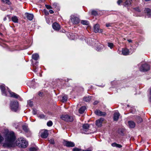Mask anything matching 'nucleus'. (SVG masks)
<instances>
[{"label": "nucleus", "instance_id": "obj_13", "mask_svg": "<svg viewBox=\"0 0 151 151\" xmlns=\"http://www.w3.org/2000/svg\"><path fill=\"white\" fill-rule=\"evenodd\" d=\"M53 28L55 30H58L60 29V26L58 23H54L52 25Z\"/></svg>", "mask_w": 151, "mask_h": 151}, {"label": "nucleus", "instance_id": "obj_46", "mask_svg": "<svg viewBox=\"0 0 151 151\" xmlns=\"http://www.w3.org/2000/svg\"><path fill=\"white\" fill-rule=\"evenodd\" d=\"M122 2V0H118L117 1V3L119 5H120L121 3Z\"/></svg>", "mask_w": 151, "mask_h": 151}, {"label": "nucleus", "instance_id": "obj_43", "mask_svg": "<svg viewBox=\"0 0 151 151\" xmlns=\"http://www.w3.org/2000/svg\"><path fill=\"white\" fill-rule=\"evenodd\" d=\"M28 105L31 106H33V102L32 101H29L28 102Z\"/></svg>", "mask_w": 151, "mask_h": 151}, {"label": "nucleus", "instance_id": "obj_36", "mask_svg": "<svg viewBox=\"0 0 151 151\" xmlns=\"http://www.w3.org/2000/svg\"><path fill=\"white\" fill-rule=\"evenodd\" d=\"M38 117L40 119H43L45 118V116L43 114H40L38 115Z\"/></svg>", "mask_w": 151, "mask_h": 151}, {"label": "nucleus", "instance_id": "obj_38", "mask_svg": "<svg viewBox=\"0 0 151 151\" xmlns=\"http://www.w3.org/2000/svg\"><path fill=\"white\" fill-rule=\"evenodd\" d=\"M37 148L36 147H32L30 148V151H37Z\"/></svg>", "mask_w": 151, "mask_h": 151}, {"label": "nucleus", "instance_id": "obj_21", "mask_svg": "<svg viewBox=\"0 0 151 151\" xmlns=\"http://www.w3.org/2000/svg\"><path fill=\"white\" fill-rule=\"evenodd\" d=\"M32 58L35 60H37L39 58V55L37 53L34 54L32 55Z\"/></svg>", "mask_w": 151, "mask_h": 151}, {"label": "nucleus", "instance_id": "obj_11", "mask_svg": "<svg viewBox=\"0 0 151 151\" xmlns=\"http://www.w3.org/2000/svg\"><path fill=\"white\" fill-rule=\"evenodd\" d=\"M95 114L99 116H105L106 115V113L105 112H102L99 110H96L95 111Z\"/></svg>", "mask_w": 151, "mask_h": 151}, {"label": "nucleus", "instance_id": "obj_19", "mask_svg": "<svg viewBox=\"0 0 151 151\" xmlns=\"http://www.w3.org/2000/svg\"><path fill=\"white\" fill-rule=\"evenodd\" d=\"M82 130L85 131H86L89 127V125L87 124H84L82 126Z\"/></svg>", "mask_w": 151, "mask_h": 151}, {"label": "nucleus", "instance_id": "obj_24", "mask_svg": "<svg viewBox=\"0 0 151 151\" xmlns=\"http://www.w3.org/2000/svg\"><path fill=\"white\" fill-rule=\"evenodd\" d=\"M86 108L85 106L81 107L79 110V112L81 114H82L84 113Z\"/></svg>", "mask_w": 151, "mask_h": 151}, {"label": "nucleus", "instance_id": "obj_25", "mask_svg": "<svg viewBox=\"0 0 151 151\" xmlns=\"http://www.w3.org/2000/svg\"><path fill=\"white\" fill-rule=\"evenodd\" d=\"M12 21L14 23H17L18 22V19L17 17L15 16L12 17Z\"/></svg>", "mask_w": 151, "mask_h": 151}, {"label": "nucleus", "instance_id": "obj_10", "mask_svg": "<svg viewBox=\"0 0 151 151\" xmlns=\"http://www.w3.org/2000/svg\"><path fill=\"white\" fill-rule=\"evenodd\" d=\"M94 31L95 33L101 32L102 30L99 28V25L98 24H96L94 25L93 27Z\"/></svg>", "mask_w": 151, "mask_h": 151}, {"label": "nucleus", "instance_id": "obj_57", "mask_svg": "<svg viewBox=\"0 0 151 151\" xmlns=\"http://www.w3.org/2000/svg\"><path fill=\"white\" fill-rule=\"evenodd\" d=\"M6 20V17H5L3 19V20L4 21H5Z\"/></svg>", "mask_w": 151, "mask_h": 151}, {"label": "nucleus", "instance_id": "obj_14", "mask_svg": "<svg viewBox=\"0 0 151 151\" xmlns=\"http://www.w3.org/2000/svg\"><path fill=\"white\" fill-rule=\"evenodd\" d=\"M122 54L124 55H127L129 54V50L127 48H123L122 50Z\"/></svg>", "mask_w": 151, "mask_h": 151}, {"label": "nucleus", "instance_id": "obj_34", "mask_svg": "<svg viewBox=\"0 0 151 151\" xmlns=\"http://www.w3.org/2000/svg\"><path fill=\"white\" fill-rule=\"evenodd\" d=\"M2 2L8 5L11 4V3L9 0H1Z\"/></svg>", "mask_w": 151, "mask_h": 151}, {"label": "nucleus", "instance_id": "obj_39", "mask_svg": "<svg viewBox=\"0 0 151 151\" xmlns=\"http://www.w3.org/2000/svg\"><path fill=\"white\" fill-rule=\"evenodd\" d=\"M108 46L111 49H112L114 46V44L113 43L108 42Z\"/></svg>", "mask_w": 151, "mask_h": 151}, {"label": "nucleus", "instance_id": "obj_8", "mask_svg": "<svg viewBox=\"0 0 151 151\" xmlns=\"http://www.w3.org/2000/svg\"><path fill=\"white\" fill-rule=\"evenodd\" d=\"M63 143L65 146L68 147H73L75 145V144L71 141H64Z\"/></svg>", "mask_w": 151, "mask_h": 151}, {"label": "nucleus", "instance_id": "obj_26", "mask_svg": "<svg viewBox=\"0 0 151 151\" xmlns=\"http://www.w3.org/2000/svg\"><path fill=\"white\" fill-rule=\"evenodd\" d=\"M91 99V96H88L84 97L83 99L84 101L86 102L89 101Z\"/></svg>", "mask_w": 151, "mask_h": 151}, {"label": "nucleus", "instance_id": "obj_52", "mask_svg": "<svg viewBox=\"0 0 151 151\" xmlns=\"http://www.w3.org/2000/svg\"><path fill=\"white\" fill-rule=\"evenodd\" d=\"M49 12L51 14H52L54 13V11L52 9H50L49 11Z\"/></svg>", "mask_w": 151, "mask_h": 151}, {"label": "nucleus", "instance_id": "obj_12", "mask_svg": "<svg viewBox=\"0 0 151 151\" xmlns=\"http://www.w3.org/2000/svg\"><path fill=\"white\" fill-rule=\"evenodd\" d=\"M48 133L47 130H45L42 132L41 135V137L44 138H46L48 136Z\"/></svg>", "mask_w": 151, "mask_h": 151}, {"label": "nucleus", "instance_id": "obj_42", "mask_svg": "<svg viewBox=\"0 0 151 151\" xmlns=\"http://www.w3.org/2000/svg\"><path fill=\"white\" fill-rule=\"evenodd\" d=\"M45 7L47 9H53V8L52 7L48 5H45Z\"/></svg>", "mask_w": 151, "mask_h": 151}, {"label": "nucleus", "instance_id": "obj_54", "mask_svg": "<svg viewBox=\"0 0 151 151\" xmlns=\"http://www.w3.org/2000/svg\"><path fill=\"white\" fill-rule=\"evenodd\" d=\"M82 151H91V150L90 149H87L86 150H83Z\"/></svg>", "mask_w": 151, "mask_h": 151}, {"label": "nucleus", "instance_id": "obj_47", "mask_svg": "<svg viewBox=\"0 0 151 151\" xmlns=\"http://www.w3.org/2000/svg\"><path fill=\"white\" fill-rule=\"evenodd\" d=\"M150 96L149 98V101L151 103V88H150Z\"/></svg>", "mask_w": 151, "mask_h": 151}, {"label": "nucleus", "instance_id": "obj_49", "mask_svg": "<svg viewBox=\"0 0 151 151\" xmlns=\"http://www.w3.org/2000/svg\"><path fill=\"white\" fill-rule=\"evenodd\" d=\"M116 147L119 148L122 147V145H119V144H116Z\"/></svg>", "mask_w": 151, "mask_h": 151}, {"label": "nucleus", "instance_id": "obj_60", "mask_svg": "<svg viewBox=\"0 0 151 151\" xmlns=\"http://www.w3.org/2000/svg\"><path fill=\"white\" fill-rule=\"evenodd\" d=\"M127 106L128 107H129V105H127Z\"/></svg>", "mask_w": 151, "mask_h": 151}, {"label": "nucleus", "instance_id": "obj_44", "mask_svg": "<svg viewBox=\"0 0 151 151\" xmlns=\"http://www.w3.org/2000/svg\"><path fill=\"white\" fill-rule=\"evenodd\" d=\"M112 24V23H107L106 24V26L107 27L111 26Z\"/></svg>", "mask_w": 151, "mask_h": 151}, {"label": "nucleus", "instance_id": "obj_32", "mask_svg": "<svg viewBox=\"0 0 151 151\" xmlns=\"http://www.w3.org/2000/svg\"><path fill=\"white\" fill-rule=\"evenodd\" d=\"M91 14L94 16H97L98 14V12L95 10H92L91 12Z\"/></svg>", "mask_w": 151, "mask_h": 151}, {"label": "nucleus", "instance_id": "obj_50", "mask_svg": "<svg viewBox=\"0 0 151 151\" xmlns=\"http://www.w3.org/2000/svg\"><path fill=\"white\" fill-rule=\"evenodd\" d=\"M116 143H112L111 144V145L113 147H116Z\"/></svg>", "mask_w": 151, "mask_h": 151}, {"label": "nucleus", "instance_id": "obj_37", "mask_svg": "<svg viewBox=\"0 0 151 151\" xmlns=\"http://www.w3.org/2000/svg\"><path fill=\"white\" fill-rule=\"evenodd\" d=\"M49 141L50 144L54 145L55 143L54 139L53 138L50 139L49 140Z\"/></svg>", "mask_w": 151, "mask_h": 151}, {"label": "nucleus", "instance_id": "obj_29", "mask_svg": "<svg viewBox=\"0 0 151 151\" xmlns=\"http://www.w3.org/2000/svg\"><path fill=\"white\" fill-rule=\"evenodd\" d=\"M81 23L85 25H88L89 24V22L88 21L82 20L81 21Z\"/></svg>", "mask_w": 151, "mask_h": 151}, {"label": "nucleus", "instance_id": "obj_61", "mask_svg": "<svg viewBox=\"0 0 151 151\" xmlns=\"http://www.w3.org/2000/svg\"><path fill=\"white\" fill-rule=\"evenodd\" d=\"M7 16L8 17L9 16V15H7Z\"/></svg>", "mask_w": 151, "mask_h": 151}, {"label": "nucleus", "instance_id": "obj_5", "mask_svg": "<svg viewBox=\"0 0 151 151\" xmlns=\"http://www.w3.org/2000/svg\"><path fill=\"white\" fill-rule=\"evenodd\" d=\"M150 69V66L147 64H145L142 65L140 67L139 70L141 71L146 72Z\"/></svg>", "mask_w": 151, "mask_h": 151}, {"label": "nucleus", "instance_id": "obj_33", "mask_svg": "<svg viewBox=\"0 0 151 151\" xmlns=\"http://www.w3.org/2000/svg\"><path fill=\"white\" fill-rule=\"evenodd\" d=\"M52 6H53V8H56L57 9H59V7L58 6L57 3H54L52 4Z\"/></svg>", "mask_w": 151, "mask_h": 151}, {"label": "nucleus", "instance_id": "obj_55", "mask_svg": "<svg viewBox=\"0 0 151 151\" xmlns=\"http://www.w3.org/2000/svg\"><path fill=\"white\" fill-rule=\"evenodd\" d=\"M98 103V102L97 101H95L94 102V105H96V104H97Z\"/></svg>", "mask_w": 151, "mask_h": 151}, {"label": "nucleus", "instance_id": "obj_18", "mask_svg": "<svg viewBox=\"0 0 151 151\" xmlns=\"http://www.w3.org/2000/svg\"><path fill=\"white\" fill-rule=\"evenodd\" d=\"M95 44V46H96V50L98 51H100L102 49L103 46L102 45H101L100 43H98L96 45V44Z\"/></svg>", "mask_w": 151, "mask_h": 151}, {"label": "nucleus", "instance_id": "obj_9", "mask_svg": "<svg viewBox=\"0 0 151 151\" xmlns=\"http://www.w3.org/2000/svg\"><path fill=\"white\" fill-rule=\"evenodd\" d=\"M7 90L8 92H9L10 95V97H11L14 98H15L17 99L18 98H20L19 96L16 93L11 91L7 87Z\"/></svg>", "mask_w": 151, "mask_h": 151}, {"label": "nucleus", "instance_id": "obj_48", "mask_svg": "<svg viewBox=\"0 0 151 151\" xmlns=\"http://www.w3.org/2000/svg\"><path fill=\"white\" fill-rule=\"evenodd\" d=\"M32 113L34 115H35L37 114V111L36 109H34L32 111Z\"/></svg>", "mask_w": 151, "mask_h": 151}, {"label": "nucleus", "instance_id": "obj_2", "mask_svg": "<svg viewBox=\"0 0 151 151\" xmlns=\"http://www.w3.org/2000/svg\"><path fill=\"white\" fill-rule=\"evenodd\" d=\"M16 144L17 146L22 148L26 147L28 145V142L23 138H20L16 141Z\"/></svg>", "mask_w": 151, "mask_h": 151}, {"label": "nucleus", "instance_id": "obj_35", "mask_svg": "<svg viewBox=\"0 0 151 151\" xmlns=\"http://www.w3.org/2000/svg\"><path fill=\"white\" fill-rule=\"evenodd\" d=\"M67 100L66 95H64L62 97V101L63 102H66Z\"/></svg>", "mask_w": 151, "mask_h": 151}, {"label": "nucleus", "instance_id": "obj_6", "mask_svg": "<svg viewBox=\"0 0 151 151\" xmlns=\"http://www.w3.org/2000/svg\"><path fill=\"white\" fill-rule=\"evenodd\" d=\"M62 119L67 122H71L73 121V118L68 115H62L60 117Z\"/></svg>", "mask_w": 151, "mask_h": 151}, {"label": "nucleus", "instance_id": "obj_51", "mask_svg": "<svg viewBox=\"0 0 151 151\" xmlns=\"http://www.w3.org/2000/svg\"><path fill=\"white\" fill-rule=\"evenodd\" d=\"M43 93L40 92H39L38 93V95L40 96H42Z\"/></svg>", "mask_w": 151, "mask_h": 151}, {"label": "nucleus", "instance_id": "obj_45", "mask_svg": "<svg viewBox=\"0 0 151 151\" xmlns=\"http://www.w3.org/2000/svg\"><path fill=\"white\" fill-rule=\"evenodd\" d=\"M134 9H135V10H136V11H137L139 12H141L140 9H139V8L138 7L135 8H134Z\"/></svg>", "mask_w": 151, "mask_h": 151}, {"label": "nucleus", "instance_id": "obj_22", "mask_svg": "<svg viewBox=\"0 0 151 151\" xmlns=\"http://www.w3.org/2000/svg\"><path fill=\"white\" fill-rule=\"evenodd\" d=\"M135 120L137 123H140L142 121V119L141 118L138 116H136L135 117Z\"/></svg>", "mask_w": 151, "mask_h": 151}, {"label": "nucleus", "instance_id": "obj_23", "mask_svg": "<svg viewBox=\"0 0 151 151\" xmlns=\"http://www.w3.org/2000/svg\"><path fill=\"white\" fill-rule=\"evenodd\" d=\"M145 12L147 13L148 16H151V9L149 8H146L144 10Z\"/></svg>", "mask_w": 151, "mask_h": 151}, {"label": "nucleus", "instance_id": "obj_4", "mask_svg": "<svg viewBox=\"0 0 151 151\" xmlns=\"http://www.w3.org/2000/svg\"><path fill=\"white\" fill-rule=\"evenodd\" d=\"M70 20L73 24H78L80 22L79 18L76 15H71L70 16Z\"/></svg>", "mask_w": 151, "mask_h": 151}, {"label": "nucleus", "instance_id": "obj_3", "mask_svg": "<svg viewBox=\"0 0 151 151\" xmlns=\"http://www.w3.org/2000/svg\"><path fill=\"white\" fill-rule=\"evenodd\" d=\"M10 107L11 110L13 111H16L19 108V103L17 101H11L10 102Z\"/></svg>", "mask_w": 151, "mask_h": 151}, {"label": "nucleus", "instance_id": "obj_7", "mask_svg": "<svg viewBox=\"0 0 151 151\" xmlns=\"http://www.w3.org/2000/svg\"><path fill=\"white\" fill-rule=\"evenodd\" d=\"M0 89L1 91L2 95L6 96L7 93L5 88V85L2 84L0 85Z\"/></svg>", "mask_w": 151, "mask_h": 151}, {"label": "nucleus", "instance_id": "obj_17", "mask_svg": "<svg viewBox=\"0 0 151 151\" xmlns=\"http://www.w3.org/2000/svg\"><path fill=\"white\" fill-rule=\"evenodd\" d=\"M119 116L120 114L119 112L115 113L114 114V120L115 121H117L119 118Z\"/></svg>", "mask_w": 151, "mask_h": 151}, {"label": "nucleus", "instance_id": "obj_15", "mask_svg": "<svg viewBox=\"0 0 151 151\" xmlns=\"http://www.w3.org/2000/svg\"><path fill=\"white\" fill-rule=\"evenodd\" d=\"M103 120L104 119L103 118H100L99 119L97 120L96 121V125L99 127H101L102 122Z\"/></svg>", "mask_w": 151, "mask_h": 151}, {"label": "nucleus", "instance_id": "obj_20", "mask_svg": "<svg viewBox=\"0 0 151 151\" xmlns=\"http://www.w3.org/2000/svg\"><path fill=\"white\" fill-rule=\"evenodd\" d=\"M128 123L129 127L131 128H134L135 127V123L132 121H129Z\"/></svg>", "mask_w": 151, "mask_h": 151}, {"label": "nucleus", "instance_id": "obj_1", "mask_svg": "<svg viewBox=\"0 0 151 151\" xmlns=\"http://www.w3.org/2000/svg\"><path fill=\"white\" fill-rule=\"evenodd\" d=\"M16 137L13 132H10L6 136V143L3 144V146L4 147H11L13 145Z\"/></svg>", "mask_w": 151, "mask_h": 151}, {"label": "nucleus", "instance_id": "obj_27", "mask_svg": "<svg viewBox=\"0 0 151 151\" xmlns=\"http://www.w3.org/2000/svg\"><path fill=\"white\" fill-rule=\"evenodd\" d=\"M132 0H126L124 3V5L129 6L131 4Z\"/></svg>", "mask_w": 151, "mask_h": 151}, {"label": "nucleus", "instance_id": "obj_53", "mask_svg": "<svg viewBox=\"0 0 151 151\" xmlns=\"http://www.w3.org/2000/svg\"><path fill=\"white\" fill-rule=\"evenodd\" d=\"M45 15H47L49 14V13L46 10L45 11Z\"/></svg>", "mask_w": 151, "mask_h": 151}, {"label": "nucleus", "instance_id": "obj_31", "mask_svg": "<svg viewBox=\"0 0 151 151\" xmlns=\"http://www.w3.org/2000/svg\"><path fill=\"white\" fill-rule=\"evenodd\" d=\"M35 85L36 84L35 83V82H34V81L33 80H32L30 84V86H31L33 88H35Z\"/></svg>", "mask_w": 151, "mask_h": 151}, {"label": "nucleus", "instance_id": "obj_59", "mask_svg": "<svg viewBox=\"0 0 151 151\" xmlns=\"http://www.w3.org/2000/svg\"><path fill=\"white\" fill-rule=\"evenodd\" d=\"M36 63H38V62H37V61L36 62Z\"/></svg>", "mask_w": 151, "mask_h": 151}, {"label": "nucleus", "instance_id": "obj_16", "mask_svg": "<svg viewBox=\"0 0 151 151\" xmlns=\"http://www.w3.org/2000/svg\"><path fill=\"white\" fill-rule=\"evenodd\" d=\"M25 14L27 18L29 20L31 21L33 19L34 16L32 14H29L27 13H26Z\"/></svg>", "mask_w": 151, "mask_h": 151}, {"label": "nucleus", "instance_id": "obj_41", "mask_svg": "<svg viewBox=\"0 0 151 151\" xmlns=\"http://www.w3.org/2000/svg\"><path fill=\"white\" fill-rule=\"evenodd\" d=\"M81 150L77 147H75L73 149V151H81Z\"/></svg>", "mask_w": 151, "mask_h": 151}, {"label": "nucleus", "instance_id": "obj_58", "mask_svg": "<svg viewBox=\"0 0 151 151\" xmlns=\"http://www.w3.org/2000/svg\"><path fill=\"white\" fill-rule=\"evenodd\" d=\"M18 127L17 125V126H16V125L15 126V127L16 128V129Z\"/></svg>", "mask_w": 151, "mask_h": 151}, {"label": "nucleus", "instance_id": "obj_56", "mask_svg": "<svg viewBox=\"0 0 151 151\" xmlns=\"http://www.w3.org/2000/svg\"><path fill=\"white\" fill-rule=\"evenodd\" d=\"M127 40L129 43L131 42L132 41L131 40Z\"/></svg>", "mask_w": 151, "mask_h": 151}, {"label": "nucleus", "instance_id": "obj_28", "mask_svg": "<svg viewBox=\"0 0 151 151\" xmlns=\"http://www.w3.org/2000/svg\"><path fill=\"white\" fill-rule=\"evenodd\" d=\"M23 129L25 132H27L29 131V129L25 125H24L22 126Z\"/></svg>", "mask_w": 151, "mask_h": 151}, {"label": "nucleus", "instance_id": "obj_30", "mask_svg": "<svg viewBox=\"0 0 151 151\" xmlns=\"http://www.w3.org/2000/svg\"><path fill=\"white\" fill-rule=\"evenodd\" d=\"M124 131L123 129H120L118 130V133L121 135L123 136L124 134Z\"/></svg>", "mask_w": 151, "mask_h": 151}, {"label": "nucleus", "instance_id": "obj_40", "mask_svg": "<svg viewBox=\"0 0 151 151\" xmlns=\"http://www.w3.org/2000/svg\"><path fill=\"white\" fill-rule=\"evenodd\" d=\"M52 122L51 121H49L47 123V125L48 127H51L52 125Z\"/></svg>", "mask_w": 151, "mask_h": 151}]
</instances>
